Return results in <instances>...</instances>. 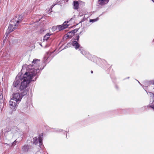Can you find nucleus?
Listing matches in <instances>:
<instances>
[{
  "label": "nucleus",
  "instance_id": "28",
  "mask_svg": "<svg viewBox=\"0 0 154 154\" xmlns=\"http://www.w3.org/2000/svg\"><path fill=\"white\" fill-rule=\"evenodd\" d=\"M77 39H78H78H79V36H78V38H77Z\"/></svg>",
  "mask_w": 154,
  "mask_h": 154
},
{
  "label": "nucleus",
  "instance_id": "15",
  "mask_svg": "<svg viewBox=\"0 0 154 154\" xmlns=\"http://www.w3.org/2000/svg\"><path fill=\"white\" fill-rule=\"evenodd\" d=\"M69 33H67L63 37V39H67L69 38H71L70 37Z\"/></svg>",
  "mask_w": 154,
  "mask_h": 154
},
{
  "label": "nucleus",
  "instance_id": "10",
  "mask_svg": "<svg viewBox=\"0 0 154 154\" xmlns=\"http://www.w3.org/2000/svg\"><path fill=\"white\" fill-rule=\"evenodd\" d=\"M54 54V52H47L45 54L44 58H49L50 57H54V56H53Z\"/></svg>",
  "mask_w": 154,
  "mask_h": 154
},
{
  "label": "nucleus",
  "instance_id": "4",
  "mask_svg": "<svg viewBox=\"0 0 154 154\" xmlns=\"http://www.w3.org/2000/svg\"><path fill=\"white\" fill-rule=\"evenodd\" d=\"M22 91H20L19 90L17 91V92L13 94V97L11 98L13 100L18 102V103L20 101L23 97L24 95H22Z\"/></svg>",
  "mask_w": 154,
  "mask_h": 154
},
{
  "label": "nucleus",
  "instance_id": "23",
  "mask_svg": "<svg viewBox=\"0 0 154 154\" xmlns=\"http://www.w3.org/2000/svg\"><path fill=\"white\" fill-rule=\"evenodd\" d=\"M149 93H150V95H152L153 97H154V99L153 98V97H151V99H152V100H153V103H154V94L151 93V92H149Z\"/></svg>",
  "mask_w": 154,
  "mask_h": 154
},
{
  "label": "nucleus",
  "instance_id": "1",
  "mask_svg": "<svg viewBox=\"0 0 154 154\" xmlns=\"http://www.w3.org/2000/svg\"><path fill=\"white\" fill-rule=\"evenodd\" d=\"M40 70L38 69H31L28 72H26L22 77L18 75L16 78V79L14 82L13 86L14 87V90H15L17 88H19V85L21 81L20 86L19 89L20 91H22V95H25L27 94L26 88L27 85L31 81H35L36 80L37 77L32 80V78L35 76L37 73H38Z\"/></svg>",
  "mask_w": 154,
  "mask_h": 154
},
{
  "label": "nucleus",
  "instance_id": "3",
  "mask_svg": "<svg viewBox=\"0 0 154 154\" xmlns=\"http://www.w3.org/2000/svg\"><path fill=\"white\" fill-rule=\"evenodd\" d=\"M10 23L9 24L8 28L5 34L6 35V38L8 36L9 34L11 32L13 31L15 29L17 28V26L15 27L14 25L15 24V20L12 19L10 22Z\"/></svg>",
  "mask_w": 154,
  "mask_h": 154
},
{
  "label": "nucleus",
  "instance_id": "9",
  "mask_svg": "<svg viewBox=\"0 0 154 154\" xmlns=\"http://www.w3.org/2000/svg\"><path fill=\"white\" fill-rule=\"evenodd\" d=\"M33 143L35 144H37L38 141L39 143L40 146H41V145L42 144V136H40L37 139V137H35L33 139Z\"/></svg>",
  "mask_w": 154,
  "mask_h": 154
},
{
  "label": "nucleus",
  "instance_id": "35",
  "mask_svg": "<svg viewBox=\"0 0 154 154\" xmlns=\"http://www.w3.org/2000/svg\"><path fill=\"white\" fill-rule=\"evenodd\" d=\"M129 77H128V79H129Z\"/></svg>",
  "mask_w": 154,
  "mask_h": 154
},
{
  "label": "nucleus",
  "instance_id": "30",
  "mask_svg": "<svg viewBox=\"0 0 154 154\" xmlns=\"http://www.w3.org/2000/svg\"><path fill=\"white\" fill-rule=\"evenodd\" d=\"M138 82H139V83L141 85V84L140 83V82H139L138 81Z\"/></svg>",
  "mask_w": 154,
  "mask_h": 154
},
{
  "label": "nucleus",
  "instance_id": "8",
  "mask_svg": "<svg viewBox=\"0 0 154 154\" xmlns=\"http://www.w3.org/2000/svg\"><path fill=\"white\" fill-rule=\"evenodd\" d=\"M19 130L16 126L14 127V128L12 129L11 131L8 132L9 134L11 133L12 134V137L13 136H16V135L18 133Z\"/></svg>",
  "mask_w": 154,
  "mask_h": 154
},
{
  "label": "nucleus",
  "instance_id": "22",
  "mask_svg": "<svg viewBox=\"0 0 154 154\" xmlns=\"http://www.w3.org/2000/svg\"><path fill=\"white\" fill-rule=\"evenodd\" d=\"M98 20V18L95 19H90V22H94L97 21Z\"/></svg>",
  "mask_w": 154,
  "mask_h": 154
},
{
  "label": "nucleus",
  "instance_id": "33",
  "mask_svg": "<svg viewBox=\"0 0 154 154\" xmlns=\"http://www.w3.org/2000/svg\"><path fill=\"white\" fill-rule=\"evenodd\" d=\"M152 1L154 3V0H152Z\"/></svg>",
  "mask_w": 154,
  "mask_h": 154
},
{
  "label": "nucleus",
  "instance_id": "29",
  "mask_svg": "<svg viewBox=\"0 0 154 154\" xmlns=\"http://www.w3.org/2000/svg\"><path fill=\"white\" fill-rule=\"evenodd\" d=\"M93 71H91V73H93Z\"/></svg>",
  "mask_w": 154,
  "mask_h": 154
},
{
  "label": "nucleus",
  "instance_id": "6",
  "mask_svg": "<svg viewBox=\"0 0 154 154\" xmlns=\"http://www.w3.org/2000/svg\"><path fill=\"white\" fill-rule=\"evenodd\" d=\"M18 103H19L18 102L11 98L9 102L10 107L11 109H14L17 107Z\"/></svg>",
  "mask_w": 154,
  "mask_h": 154
},
{
  "label": "nucleus",
  "instance_id": "11",
  "mask_svg": "<svg viewBox=\"0 0 154 154\" xmlns=\"http://www.w3.org/2000/svg\"><path fill=\"white\" fill-rule=\"evenodd\" d=\"M77 32V29H74V30H72L70 32H68V33H70L69 35L70 37L71 38L74 35H76V36H77L76 34Z\"/></svg>",
  "mask_w": 154,
  "mask_h": 154
},
{
  "label": "nucleus",
  "instance_id": "13",
  "mask_svg": "<svg viewBox=\"0 0 154 154\" xmlns=\"http://www.w3.org/2000/svg\"><path fill=\"white\" fill-rule=\"evenodd\" d=\"M78 49H79V50L80 51V52L83 54H85V51L83 50L82 47H80V45L78 43Z\"/></svg>",
  "mask_w": 154,
  "mask_h": 154
},
{
  "label": "nucleus",
  "instance_id": "21",
  "mask_svg": "<svg viewBox=\"0 0 154 154\" xmlns=\"http://www.w3.org/2000/svg\"><path fill=\"white\" fill-rule=\"evenodd\" d=\"M39 61H40L38 59H34L32 61V63H34V64L37 63L38 62H39Z\"/></svg>",
  "mask_w": 154,
  "mask_h": 154
},
{
  "label": "nucleus",
  "instance_id": "32",
  "mask_svg": "<svg viewBox=\"0 0 154 154\" xmlns=\"http://www.w3.org/2000/svg\"><path fill=\"white\" fill-rule=\"evenodd\" d=\"M79 15L80 16H82V15H80V14H79Z\"/></svg>",
  "mask_w": 154,
  "mask_h": 154
},
{
  "label": "nucleus",
  "instance_id": "18",
  "mask_svg": "<svg viewBox=\"0 0 154 154\" xmlns=\"http://www.w3.org/2000/svg\"><path fill=\"white\" fill-rule=\"evenodd\" d=\"M28 149V146L27 145H25L23 146L22 148V150L24 152L27 151Z\"/></svg>",
  "mask_w": 154,
  "mask_h": 154
},
{
  "label": "nucleus",
  "instance_id": "24",
  "mask_svg": "<svg viewBox=\"0 0 154 154\" xmlns=\"http://www.w3.org/2000/svg\"><path fill=\"white\" fill-rule=\"evenodd\" d=\"M56 4H54V5H52L51 6V7L50 8V9L49 10V11H51V9H52V8L56 5Z\"/></svg>",
  "mask_w": 154,
  "mask_h": 154
},
{
  "label": "nucleus",
  "instance_id": "17",
  "mask_svg": "<svg viewBox=\"0 0 154 154\" xmlns=\"http://www.w3.org/2000/svg\"><path fill=\"white\" fill-rule=\"evenodd\" d=\"M73 8L75 9H77V1H75L73 2Z\"/></svg>",
  "mask_w": 154,
  "mask_h": 154
},
{
  "label": "nucleus",
  "instance_id": "26",
  "mask_svg": "<svg viewBox=\"0 0 154 154\" xmlns=\"http://www.w3.org/2000/svg\"><path fill=\"white\" fill-rule=\"evenodd\" d=\"M150 107L153 108V109H154V103L153 104H151L150 105Z\"/></svg>",
  "mask_w": 154,
  "mask_h": 154
},
{
  "label": "nucleus",
  "instance_id": "19",
  "mask_svg": "<svg viewBox=\"0 0 154 154\" xmlns=\"http://www.w3.org/2000/svg\"><path fill=\"white\" fill-rule=\"evenodd\" d=\"M4 102V100L3 99V96L2 93H0V103H3Z\"/></svg>",
  "mask_w": 154,
  "mask_h": 154
},
{
  "label": "nucleus",
  "instance_id": "34",
  "mask_svg": "<svg viewBox=\"0 0 154 154\" xmlns=\"http://www.w3.org/2000/svg\"><path fill=\"white\" fill-rule=\"evenodd\" d=\"M5 144H6V145H8V144L7 143H5Z\"/></svg>",
  "mask_w": 154,
  "mask_h": 154
},
{
  "label": "nucleus",
  "instance_id": "14",
  "mask_svg": "<svg viewBox=\"0 0 154 154\" xmlns=\"http://www.w3.org/2000/svg\"><path fill=\"white\" fill-rule=\"evenodd\" d=\"M52 35L51 34L48 33L46 34L44 36L43 39V40L44 41H46L48 39L50 36Z\"/></svg>",
  "mask_w": 154,
  "mask_h": 154
},
{
  "label": "nucleus",
  "instance_id": "20",
  "mask_svg": "<svg viewBox=\"0 0 154 154\" xmlns=\"http://www.w3.org/2000/svg\"><path fill=\"white\" fill-rule=\"evenodd\" d=\"M31 66L30 65L28 66H27V65H26L23 67L22 69L21 70V71H23V70L25 69V68L26 69H27L29 68L30 67H31Z\"/></svg>",
  "mask_w": 154,
  "mask_h": 154
},
{
  "label": "nucleus",
  "instance_id": "7",
  "mask_svg": "<svg viewBox=\"0 0 154 154\" xmlns=\"http://www.w3.org/2000/svg\"><path fill=\"white\" fill-rule=\"evenodd\" d=\"M77 36H75V37L73 40H72V42L70 43H68L67 44V46L69 47L71 45H72L73 46L75 47V49H77Z\"/></svg>",
  "mask_w": 154,
  "mask_h": 154
},
{
  "label": "nucleus",
  "instance_id": "5",
  "mask_svg": "<svg viewBox=\"0 0 154 154\" xmlns=\"http://www.w3.org/2000/svg\"><path fill=\"white\" fill-rule=\"evenodd\" d=\"M23 15L21 14L17 17H15L13 19L15 20V27L18 26L19 23H20L23 20Z\"/></svg>",
  "mask_w": 154,
  "mask_h": 154
},
{
  "label": "nucleus",
  "instance_id": "2",
  "mask_svg": "<svg viewBox=\"0 0 154 154\" xmlns=\"http://www.w3.org/2000/svg\"><path fill=\"white\" fill-rule=\"evenodd\" d=\"M76 15H74L70 20L64 22L62 25L56 26V29H58L60 31L67 28L69 25V24H67V23H68L70 21H72V22L73 21L74 22L75 20H76Z\"/></svg>",
  "mask_w": 154,
  "mask_h": 154
},
{
  "label": "nucleus",
  "instance_id": "31",
  "mask_svg": "<svg viewBox=\"0 0 154 154\" xmlns=\"http://www.w3.org/2000/svg\"><path fill=\"white\" fill-rule=\"evenodd\" d=\"M61 129H59V131H61Z\"/></svg>",
  "mask_w": 154,
  "mask_h": 154
},
{
  "label": "nucleus",
  "instance_id": "27",
  "mask_svg": "<svg viewBox=\"0 0 154 154\" xmlns=\"http://www.w3.org/2000/svg\"><path fill=\"white\" fill-rule=\"evenodd\" d=\"M16 141L15 140V141H14V142L12 143V145L14 144V143H16Z\"/></svg>",
  "mask_w": 154,
  "mask_h": 154
},
{
  "label": "nucleus",
  "instance_id": "12",
  "mask_svg": "<svg viewBox=\"0 0 154 154\" xmlns=\"http://www.w3.org/2000/svg\"><path fill=\"white\" fill-rule=\"evenodd\" d=\"M109 0H98V3L99 5H103L107 4Z\"/></svg>",
  "mask_w": 154,
  "mask_h": 154
},
{
  "label": "nucleus",
  "instance_id": "16",
  "mask_svg": "<svg viewBox=\"0 0 154 154\" xmlns=\"http://www.w3.org/2000/svg\"><path fill=\"white\" fill-rule=\"evenodd\" d=\"M85 4V3L81 1H78V7L79 6L84 5Z\"/></svg>",
  "mask_w": 154,
  "mask_h": 154
},
{
  "label": "nucleus",
  "instance_id": "25",
  "mask_svg": "<svg viewBox=\"0 0 154 154\" xmlns=\"http://www.w3.org/2000/svg\"><path fill=\"white\" fill-rule=\"evenodd\" d=\"M149 83L150 84L154 85V80L153 81H152L151 82H149Z\"/></svg>",
  "mask_w": 154,
  "mask_h": 154
}]
</instances>
